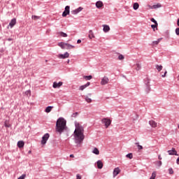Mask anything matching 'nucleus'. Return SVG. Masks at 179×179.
<instances>
[{
	"label": "nucleus",
	"instance_id": "obj_1",
	"mask_svg": "<svg viewBox=\"0 0 179 179\" xmlns=\"http://www.w3.org/2000/svg\"><path fill=\"white\" fill-rule=\"evenodd\" d=\"M85 130L83 125L79 122L76 124V129L73 133L74 134V141L76 143V146H81L84 139H85Z\"/></svg>",
	"mask_w": 179,
	"mask_h": 179
},
{
	"label": "nucleus",
	"instance_id": "obj_2",
	"mask_svg": "<svg viewBox=\"0 0 179 179\" xmlns=\"http://www.w3.org/2000/svg\"><path fill=\"white\" fill-rule=\"evenodd\" d=\"M66 128V120L63 117H59L56 122V131L62 134Z\"/></svg>",
	"mask_w": 179,
	"mask_h": 179
},
{
	"label": "nucleus",
	"instance_id": "obj_3",
	"mask_svg": "<svg viewBox=\"0 0 179 179\" xmlns=\"http://www.w3.org/2000/svg\"><path fill=\"white\" fill-rule=\"evenodd\" d=\"M58 45L61 47V48L62 49L66 48V50H70L71 48H75V45H73L72 44H69V43L61 42V43H59Z\"/></svg>",
	"mask_w": 179,
	"mask_h": 179
},
{
	"label": "nucleus",
	"instance_id": "obj_4",
	"mask_svg": "<svg viewBox=\"0 0 179 179\" xmlns=\"http://www.w3.org/2000/svg\"><path fill=\"white\" fill-rule=\"evenodd\" d=\"M101 122L105 124L106 128L110 127L112 120L108 117L102 118Z\"/></svg>",
	"mask_w": 179,
	"mask_h": 179
},
{
	"label": "nucleus",
	"instance_id": "obj_5",
	"mask_svg": "<svg viewBox=\"0 0 179 179\" xmlns=\"http://www.w3.org/2000/svg\"><path fill=\"white\" fill-rule=\"evenodd\" d=\"M69 13H70V6H65V9L62 13V16L66 17V16H67V15H69Z\"/></svg>",
	"mask_w": 179,
	"mask_h": 179
},
{
	"label": "nucleus",
	"instance_id": "obj_6",
	"mask_svg": "<svg viewBox=\"0 0 179 179\" xmlns=\"http://www.w3.org/2000/svg\"><path fill=\"white\" fill-rule=\"evenodd\" d=\"M110 79L108 76H103L101 80V85H107Z\"/></svg>",
	"mask_w": 179,
	"mask_h": 179
},
{
	"label": "nucleus",
	"instance_id": "obj_7",
	"mask_svg": "<svg viewBox=\"0 0 179 179\" xmlns=\"http://www.w3.org/2000/svg\"><path fill=\"white\" fill-rule=\"evenodd\" d=\"M83 9V8H82V6H80L79 8H78L77 9H75L74 10H71V13L72 15H77L78 13H79V12H81Z\"/></svg>",
	"mask_w": 179,
	"mask_h": 179
},
{
	"label": "nucleus",
	"instance_id": "obj_8",
	"mask_svg": "<svg viewBox=\"0 0 179 179\" xmlns=\"http://www.w3.org/2000/svg\"><path fill=\"white\" fill-rule=\"evenodd\" d=\"M69 55H70L69 52H64V54H59L58 57L59 58L65 59V58H69Z\"/></svg>",
	"mask_w": 179,
	"mask_h": 179
},
{
	"label": "nucleus",
	"instance_id": "obj_9",
	"mask_svg": "<svg viewBox=\"0 0 179 179\" xmlns=\"http://www.w3.org/2000/svg\"><path fill=\"white\" fill-rule=\"evenodd\" d=\"M121 173V169L120 168H115L113 171V178H115V176H117Z\"/></svg>",
	"mask_w": 179,
	"mask_h": 179
},
{
	"label": "nucleus",
	"instance_id": "obj_10",
	"mask_svg": "<svg viewBox=\"0 0 179 179\" xmlns=\"http://www.w3.org/2000/svg\"><path fill=\"white\" fill-rule=\"evenodd\" d=\"M90 84H91V82H87V83H85V85H82L81 86H80L79 90H84L85 89H86V87L90 86Z\"/></svg>",
	"mask_w": 179,
	"mask_h": 179
},
{
	"label": "nucleus",
	"instance_id": "obj_11",
	"mask_svg": "<svg viewBox=\"0 0 179 179\" xmlns=\"http://www.w3.org/2000/svg\"><path fill=\"white\" fill-rule=\"evenodd\" d=\"M162 5L161 3H156L155 5H149L150 9H157L158 8H161Z\"/></svg>",
	"mask_w": 179,
	"mask_h": 179
},
{
	"label": "nucleus",
	"instance_id": "obj_12",
	"mask_svg": "<svg viewBox=\"0 0 179 179\" xmlns=\"http://www.w3.org/2000/svg\"><path fill=\"white\" fill-rule=\"evenodd\" d=\"M149 124L151 125V127H152V128H156V127H157V122H156V121L154 120H150L149 121Z\"/></svg>",
	"mask_w": 179,
	"mask_h": 179
},
{
	"label": "nucleus",
	"instance_id": "obj_13",
	"mask_svg": "<svg viewBox=\"0 0 179 179\" xmlns=\"http://www.w3.org/2000/svg\"><path fill=\"white\" fill-rule=\"evenodd\" d=\"M62 85H63V82H54L53 87H61Z\"/></svg>",
	"mask_w": 179,
	"mask_h": 179
},
{
	"label": "nucleus",
	"instance_id": "obj_14",
	"mask_svg": "<svg viewBox=\"0 0 179 179\" xmlns=\"http://www.w3.org/2000/svg\"><path fill=\"white\" fill-rule=\"evenodd\" d=\"M168 152H169V155H176V156H178V155L176 148H172V150H169Z\"/></svg>",
	"mask_w": 179,
	"mask_h": 179
},
{
	"label": "nucleus",
	"instance_id": "obj_15",
	"mask_svg": "<svg viewBox=\"0 0 179 179\" xmlns=\"http://www.w3.org/2000/svg\"><path fill=\"white\" fill-rule=\"evenodd\" d=\"M88 36H89V38H90V39L95 38V34H94L93 30L89 31Z\"/></svg>",
	"mask_w": 179,
	"mask_h": 179
},
{
	"label": "nucleus",
	"instance_id": "obj_16",
	"mask_svg": "<svg viewBox=\"0 0 179 179\" xmlns=\"http://www.w3.org/2000/svg\"><path fill=\"white\" fill-rule=\"evenodd\" d=\"M15 24H16V18H13L10 22L9 26L10 27V29H12V27H13V26H15Z\"/></svg>",
	"mask_w": 179,
	"mask_h": 179
},
{
	"label": "nucleus",
	"instance_id": "obj_17",
	"mask_svg": "<svg viewBox=\"0 0 179 179\" xmlns=\"http://www.w3.org/2000/svg\"><path fill=\"white\" fill-rule=\"evenodd\" d=\"M17 145L18 148H20V149L22 148H24V141H18Z\"/></svg>",
	"mask_w": 179,
	"mask_h": 179
},
{
	"label": "nucleus",
	"instance_id": "obj_18",
	"mask_svg": "<svg viewBox=\"0 0 179 179\" xmlns=\"http://www.w3.org/2000/svg\"><path fill=\"white\" fill-rule=\"evenodd\" d=\"M103 31H105V33L110 31V26H108V24H103Z\"/></svg>",
	"mask_w": 179,
	"mask_h": 179
},
{
	"label": "nucleus",
	"instance_id": "obj_19",
	"mask_svg": "<svg viewBox=\"0 0 179 179\" xmlns=\"http://www.w3.org/2000/svg\"><path fill=\"white\" fill-rule=\"evenodd\" d=\"M96 165H97V168L99 169H103V164L102 161H97Z\"/></svg>",
	"mask_w": 179,
	"mask_h": 179
},
{
	"label": "nucleus",
	"instance_id": "obj_20",
	"mask_svg": "<svg viewBox=\"0 0 179 179\" xmlns=\"http://www.w3.org/2000/svg\"><path fill=\"white\" fill-rule=\"evenodd\" d=\"M96 6L98 8H102V6H103L102 1H97V2H96Z\"/></svg>",
	"mask_w": 179,
	"mask_h": 179
},
{
	"label": "nucleus",
	"instance_id": "obj_21",
	"mask_svg": "<svg viewBox=\"0 0 179 179\" xmlns=\"http://www.w3.org/2000/svg\"><path fill=\"white\" fill-rule=\"evenodd\" d=\"M151 27H152V29H153L154 31H155V29L157 30V29H158V23H157V22L156 21L155 22V24H152Z\"/></svg>",
	"mask_w": 179,
	"mask_h": 179
},
{
	"label": "nucleus",
	"instance_id": "obj_22",
	"mask_svg": "<svg viewBox=\"0 0 179 179\" xmlns=\"http://www.w3.org/2000/svg\"><path fill=\"white\" fill-rule=\"evenodd\" d=\"M150 85H145V90L147 93L150 92Z\"/></svg>",
	"mask_w": 179,
	"mask_h": 179
},
{
	"label": "nucleus",
	"instance_id": "obj_23",
	"mask_svg": "<svg viewBox=\"0 0 179 179\" xmlns=\"http://www.w3.org/2000/svg\"><path fill=\"white\" fill-rule=\"evenodd\" d=\"M52 108H54L53 106H48V107H46V113H50Z\"/></svg>",
	"mask_w": 179,
	"mask_h": 179
},
{
	"label": "nucleus",
	"instance_id": "obj_24",
	"mask_svg": "<svg viewBox=\"0 0 179 179\" xmlns=\"http://www.w3.org/2000/svg\"><path fill=\"white\" fill-rule=\"evenodd\" d=\"M139 8V3L138 2H135L133 6V8L136 10Z\"/></svg>",
	"mask_w": 179,
	"mask_h": 179
},
{
	"label": "nucleus",
	"instance_id": "obj_25",
	"mask_svg": "<svg viewBox=\"0 0 179 179\" xmlns=\"http://www.w3.org/2000/svg\"><path fill=\"white\" fill-rule=\"evenodd\" d=\"M58 34L59 36H62V37H67L68 34L66 33H64V31H59Z\"/></svg>",
	"mask_w": 179,
	"mask_h": 179
},
{
	"label": "nucleus",
	"instance_id": "obj_26",
	"mask_svg": "<svg viewBox=\"0 0 179 179\" xmlns=\"http://www.w3.org/2000/svg\"><path fill=\"white\" fill-rule=\"evenodd\" d=\"M162 40V37H161L160 38H158L157 40H156L155 41H153V45H158L159 43H160V41Z\"/></svg>",
	"mask_w": 179,
	"mask_h": 179
},
{
	"label": "nucleus",
	"instance_id": "obj_27",
	"mask_svg": "<svg viewBox=\"0 0 179 179\" xmlns=\"http://www.w3.org/2000/svg\"><path fill=\"white\" fill-rule=\"evenodd\" d=\"M92 152H93V153H95V155H99V153H100L99 148H94Z\"/></svg>",
	"mask_w": 179,
	"mask_h": 179
},
{
	"label": "nucleus",
	"instance_id": "obj_28",
	"mask_svg": "<svg viewBox=\"0 0 179 179\" xmlns=\"http://www.w3.org/2000/svg\"><path fill=\"white\" fill-rule=\"evenodd\" d=\"M156 68H157V71H159V72H160V71H162V69H163L162 65H156Z\"/></svg>",
	"mask_w": 179,
	"mask_h": 179
},
{
	"label": "nucleus",
	"instance_id": "obj_29",
	"mask_svg": "<svg viewBox=\"0 0 179 179\" xmlns=\"http://www.w3.org/2000/svg\"><path fill=\"white\" fill-rule=\"evenodd\" d=\"M85 100L86 101H87V103H91L92 101V99H91V97H89L88 96H86Z\"/></svg>",
	"mask_w": 179,
	"mask_h": 179
},
{
	"label": "nucleus",
	"instance_id": "obj_30",
	"mask_svg": "<svg viewBox=\"0 0 179 179\" xmlns=\"http://www.w3.org/2000/svg\"><path fill=\"white\" fill-rule=\"evenodd\" d=\"M41 145H45V135L42 137Z\"/></svg>",
	"mask_w": 179,
	"mask_h": 179
},
{
	"label": "nucleus",
	"instance_id": "obj_31",
	"mask_svg": "<svg viewBox=\"0 0 179 179\" xmlns=\"http://www.w3.org/2000/svg\"><path fill=\"white\" fill-rule=\"evenodd\" d=\"M4 127H6V128H10V124H9L8 121H6L4 123Z\"/></svg>",
	"mask_w": 179,
	"mask_h": 179
},
{
	"label": "nucleus",
	"instance_id": "obj_32",
	"mask_svg": "<svg viewBox=\"0 0 179 179\" xmlns=\"http://www.w3.org/2000/svg\"><path fill=\"white\" fill-rule=\"evenodd\" d=\"M156 176H157V172H153L152 173L150 179H155Z\"/></svg>",
	"mask_w": 179,
	"mask_h": 179
},
{
	"label": "nucleus",
	"instance_id": "obj_33",
	"mask_svg": "<svg viewBox=\"0 0 179 179\" xmlns=\"http://www.w3.org/2000/svg\"><path fill=\"white\" fill-rule=\"evenodd\" d=\"M25 95L29 96H31V91H30V90L26 91L25 92Z\"/></svg>",
	"mask_w": 179,
	"mask_h": 179
},
{
	"label": "nucleus",
	"instance_id": "obj_34",
	"mask_svg": "<svg viewBox=\"0 0 179 179\" xmlns=\"http://www.w3.org/2000/svg\"><path fill=\"white\" fill-rule=\"evenodd\" d=\"M150 79L149 78H146L145 80V85H150Z\"/></svg>",
	"mask_w": 179,
	"mask_h": 179
},
{
	"label": "nucleus",
	"instance_id": "obj_35",
	"mask_svg": "<svg viewBox=\"0 0 179 179\" xmlns=\"http://www.w3.org/2000/svg\"><path fill=\"white\" fill-rule=\"evenodd\" d=\"M32 19L34 20H38V19H40V17L37 15H32Z\"/></svg>",
	"mask_w": 179,
	"mask_h": 179
},
{
	"label": "nucleus",
	"instance_id": "obj_36",
	"mask_svg": "<svg viewBox=\"0 0 179 179\" xmlns=\"http://www.w3.org/2000/svg\"><path fill=\"white\" fill-rule=\"evenodd\" d=\"M141 64L137 63L136 68V71H139L141 69Z\"/></svg>",
	"mask_w": 179,
	"mask_h": 179
},
{
	"label": "nucleus",
	"instance_id": "obj_37",
	"mask_svg": "<svg viewBox=\"0 0 179 179\" xmlns=\"http://www.w3.org/2000/svg\"><path fill=\"white\" fill-rule=\"evenodd\" d=\"M84 78H85V79L90 80V79H92V75H89V76H85Z\"/></svg>",
	"mask_w": 179,
	"mask_h": 179
},
{
	"label": "nucleus",
	"instance_id": "obj_38",
	"mask_svg": "<svg viewBox=\"0 0 179 179\" xmlns=\"http://www.w3.org/2000/svg\"><path fill=\"white\" fill-rule=\"evenodd\" d=\"M127 158H129V159H132L133 154H127Z\"/></svg>",
	"mask_w": 179,
	"mask_h": 179
},
{
	"label": "nucleus",
	"instance_id": "obj_39",
	"mask_svg": "<svg viewBox=\"0 0 179 179\" xmlns=\"http://www.w3.org/2000/svg\"><path fill=\"white\" fill-rule=\"evenodd\" d=\"M169 172L170 175H173L174 173L173 169L172 168H170V169H169Z\"/></svg>",
	"mask_w": 179,
	"mask_h": 179
},
{
	"label": "nucleus",
	"instance_id": "obj_40",
	"mask_svg": "<svg viewBox=\"0 0 179 179\" xmlns=\"http://www.w3.org/2000/svg\"><path fill=\"white\" fill-rule=\"evenodd\" d=\"M24 178H26V175L25 174H23V175H22L21 176H20L18 178V179H24Z\"/></svg>",
	"mask_w": 179,
	"mask_h": 179
},
{
	"label": "nucleus",
	"instance_id": "obj_41",
	"mask_svg": "<svg viewBox=\"0 0 179 179\" xmlns=\"http://www.w3.org/2000/svg\"><path fill=\"white\" fill-rule=\"evenodd\" d=\"M124 55H122V54H120L119 56H118V59H124Z\"/></svg>",
	"mask_w": 179,
	"mask_h": 179
},
{
	"label": "nucleus",
	"instance_id": "obj_42",
	"mask_svg": "<svg viewBox=\"0 0 179 179\" xmlns=\"http://www.w3.org/2000/svg\"><path fill=\"white\" fill-rule=\"evenodd\" d=\"M176 34H177L178 36H179V27H177V28L176 29Z\"/></svg>",
	"mask_w": 179,
	"mask_h": 179
},
{
	"label": "nucleus",
	"instance_id": "obj_43",
	"mask_svg": "<svg viewBox=\"0 0 179 179\" xmlns=\"http://www.w3.org/2000/svg\"><path fill=\"white\" fill-rule=\"evenodd\" d=\"M136 144L138 145V149H143V147H142V145H139L138 143H136Z\"/></svg>",
	"mask_w": 179,
	"mask_h": 179
},
{
	"label": "nucleus",
	"instance_id": "obj_44",
	"mask_svg": "<svg viewBox=\"0 0 179 179\" xmlns=\"http://www.w3.org/2000/svg\"><path fill=\"white\" fill-rule=\"evenodd\" d=\"M78 113V112H76V113H73L72 114V117H77Z\"/></svg>",
	"mask_w": 179,
	"mask_h": 179
},
{
	"label": "nucleus",
	"instance_id": "obj_45",
	"mask_svg": "<svg viewBox=\"0 0 179 179\" xmlns=\"http://www.w3.org/2000/svg\"><path fill=\"white\" fill-rule=\"evenodd\" d=\"M166 73H167V71H165V72L164 73V74L162 75V78H165Z\"/></svg>",
	"mask_w": 179,
	"mask_h": 179
},
{
	"label": "nucleus",
	"instance_id": "obj_46",
	"mask_svg": "<svg viewBox=\"0 0 179 179\" xmlns=\"http://www.w3.org/2000/svg\"><path fill=\"white\" fill-rule=\"evenodd\" d=\"M76 179H82L80 175L79 174L76 175Z\"/></svg>",
	"mask_w": 179,
	"mask_h": 179
},
{
	"label": "nucleus",
	"instance_id": "obj_47",
	"mask_svg": "<svg viewBox=\"0 0 179 179\" xmlns=\"http://www.w3.org/2000/svg\"><path fill=\"white\" fill-rule=\"evenodd\" d=\"M151 22H153V23H155V22H157V20H155V19L154 17H152Z\"/></svg>",
	"mask_w": 179,
	"mask_h": 179
},
{
	"label": "nucleus",
	"instance_id": "obj_48",
	"mask_svg": "<svg viewBox=\"0 0 179 179\" xmlns=\"http://www.w3.org/2000/svg\"><path fill=\"white\" fill-rule=\"evenodd\" d=\"M48 138H50V134H46V142H47Z\"/></svg>",
	"mask_w": 179,
	"mask_h": 179
},
{
	"label": "nucleus",
	"instance_id": "obj_49",
	"mask_svg": "<svg viewBox=\"0 0 179 179\" xmlns=\"http://www.w3.org/2000/svg\"><path fill=\"white\" fill-rule=\"evenodd\" d=\"M159 166H161L162 165V162L160 160L159 161Z\"/></svg>",
	"mask_w": 179,
	"mask_h": 179
},
{
	"label": "nucleus",
	"instance_id": "obj_50",
	"mask_svg": "<svg viewBox=\"0 0 179 179\" xmlns=\"http://www.w3.org/2000/svg\"><path fill=\"white\" fill-rule=\"evenodd\" d=\"M82 42V40H80V39H78V41H77V43H81Z\"/></svg>",
	"mask_w": 179,
	"mask_h": 179
},
{
	"label": "nucleus",
	"instance_id": "obj_51",
	"mask_svg": "<svg viewBox=\"0 0 179 179\" xmlns=\"http://www.w3.org/2000/svg\"><path fill=\"white\" fill-rule=\"evenodd\" d=\"M176 164H178V165H179V158L177 159Z\"/></svg>",
	"mask_w": 179,
	"mask_h": 179
},
{
	"label": "nucleus",
	"instance_id": "obj_52",
	"mask_svg": "<svg viewBox=\"0 0 179 179\" xmlns=\"http://www.w3.org/2000/svg\"><path fill=\"white\" fill-rule=\"evenodd\" d=\"M70 157H71V158H74L73 154H71Z\"/></svg>",
	"mask_w": 179,
	"mask_h": 179
},
{
	"label": "nucleus",
	"instance_id": "obj_53",
	"mask_svg": "<svg viewBox=\"0 0 179 179\" xmlns=\"http://www.w3.org/2000/svg\"><path fill=\"white\" fill-rule=\"evenodd\" d=\"M159 159L160 161H162V158L161 155H159Z\"/></svg>",
	"mask_w": 179,
	"mask_h": 179
},
{
	"label": "nucleus",
	"instance_id": "obj_54",
	"mask_svg": "<svg viewBox=\"0 0 179 179\" xmlns=\"http://www.w3.org/2000/svg\"><path fill=\"white\" fill-rule=\"evenodd\" d=\"M28 153H29V155L31 154V150H29V151L28 152Z\"/></svg>",
	"mask_w": 179,
	"mask_h": 179
},
{
	"label": "nucleus",
	"instance_id": "obj_55",
	"mask_svg": "<svg viewBox=\"0 0 179 179\" xmlns=\"http://www.w3.org/2000/svg\"><path fill=\"white\" fill-rule=\"evenodd\" d=\"M8 41H12V38H8Z\"/></svg>",
	"mask_w": 179,
	"mask_h": 179
},
{
	"label": "nucleus",
	"instance_id": "obj_56",
	"mask_svg": "<svg viewBox=\"0 0 179 179\" xmlns=\"http://www.w3.org/2000/svg\"><path fill=\"white\" fill-rule=\"evenodd\" d=\"M178 128H179V125H178Z\"/></svg>",
	"mask_w": 179,
	"mask_h": 179
}]
</instances>
